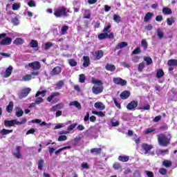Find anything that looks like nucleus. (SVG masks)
Returning <instances> with one entry per match:
<instances>
[{"instance_id":"774afa93","label":"nucleus","mask_w":177,"mask_h":177,"mask_svg":"<svg viewBox=\"0 0 177 177\" xmlns=\"http://www.w3.org/2000/svg\"><path fill=\"white\" fill-rule=\"evenodd\" d=\"M32 78L31 75H26L24 76L23 80L24 81H30Z\"/></svg>"},{"instance_id":"37998d69","label":"nucleus","mask_w":177,"mask_h":177,"mask_svg":"<svg viewBox=\"0 0 177 177\" xmlns=\"http://www.w3.org/2000/svg\"><path fill=\"white\" fill-rule=\"evenodd\" d=\"M144 60L147 63V66H150L153 63V59L150 57H144Z\"/></svg>"},{"instance_id":"13d9d810","label":"nucleus","mask_w":177,"mask_h":177,"mask_svg":"<svg viewBox=\"0 0 177 177\" xmlns=\"http://www.w3.org/2000/svg\"><path fill=\"white\" fill-rule=\"evenodd\" d=\"M36 100L35 101V104H41V103H43L44 102V98L42 97H36Z\"/></svg>"},{"instance_id":"f257e3e1","label":"nucleus","mask_w":177,"mask_h":177,"mask_svg":"<svg viewBox=\"0 0 177 177\" xmlns=\"http://www.w3.org/2000/svg\"><path fill=\"white\" fill-rule=\"evenodd\" d=\"M27 122V118H24L21 122L17 120H4V127L6 128H10L12 127H16V125H23Z\"/></svg>"},{"instance_id":"09e8293b","label":"nucleus","mask_w":177,"mask_h":177,"mask_svg":"<svg viewBox=\"0 0 177 177\" xmlns=\"http://www.w3.org/2000/svg\"><path fill=\"white\" fill-rule=\"evenodd\" d=\"M77 125H78V124H77V123H73V124L69 125L68 127V133H70V132H71V131H73V129H74L75 128V127H77Z\"/></svg>"},{"instance_id":"de8ad7c7","label":"nucleus","mask_w":177,"mask_h":177,"mask_svg":"<svg viewBox=\"0 0 177 177\" xmlns=\"http://www.w3.org/2000/svg\"><path fill=\"white\" fill-rule=\"evenodd\" d=\"M107 39V32L100 33L98 35V39L102 40Z\"/></svg>"},{"instance_id":"864d4df0","label":"nucleus","mask_w":177,"mask_h":177,"mask_svg":"<svg viewBox=\"0 0 177 177\" xmlns=\"http://www.w3.org/2000/svg\"><path fill=\"white\" fill-rule=\"evenodd\" d=\"M159 174H160V175H167L168 174V170L165 168H160Z\"/></svg>"},{"instance_id":"2eb2a0df","label":"nucleus","mask_w":177,"mask_h":177,"mask_svg":"<svg viewBox=\"0 0 177 177\" xmlns=\"http://www.w3.org/2000/svg\"><path fill=\"white\" fill-rule=\"evenodd\" d=\"M12 71H13V66H9L6 69L4 73L5 78H9L12 75Z\"/></svg>"},{"instance_id":"79ce46f5","label":"nucleus","mask_w":177,"mask_h":177,"mask_svg":"<svg viewBox=\"0 0 177 177\" xmlns=\"http://www.w3.org/2000/svg\"><path fill=\"white\" fill-rule=\"evenodd\" d=\"M68 64L69 66H71V67H75V66H77V62H75V59H70L68 60Z\"/></svg>"},{"instance_id":"4d7b16f0","label":"nucleus","mask_w":177,"mask_h":177,"mask_svg":"<svg viewBox=\"0 0 177 177\" xmlns=\"http://www.w3.org/2000/svg\"><path fill=\"white\" fill-rule=\"evenodd\" d=\"M140 47H137L134 50L132 51V55H139V53H141Z\"/></svg>"},{"instance_id":"6e6552de","label":"nucleus","mask_w":177,"mask_h":177,"mask_svg":"<svg viewBox=\"0 0 177 177\" xmlns=\"http://www.w3.org/2000/svg\"><path fill=\"white\" fill-rule=\"evenodd\" d=\"M30 92H31L30 88L28 87V88H24L19 94L20 99L27 97V96H28V94L30 93Z\"/></svg>"},{"instance_id":"1a4fd4ad","label":"nucleus","mask_w":177,"mask_h":177,"mask_svg":"<svg viewBox=\"0 0 177 177\" xmlns=\"http://www.w3.org/2000/svg\"><path fill=\"white\" fill-rule=\"evenodd\" d=\"M103 56H104V52H103V50H98L95 52L93 59L94 60H100V59H102V57H103Z\"/></svg>"},{"instance_id":"8fccbe9b","label":"nucleus","mask_w":177,"mask_h":177,"mask_svg":"<svg viewBox=\"0 0 177 177\" xmlns=\"http://www.w3.org/2000/svg\"><path fill=\"white\" fill-rule=\"evenodd\" d=\"M143 68H145V62H141L138 64V71H139V73H142V71H143Z\"/></svg>"},{"instance_id":"6ab92c4d","label":"nucleus","mask_w":177,"mask_h":177,"mask_svg":"<svg viewBox=\"0 0 177 177\" xmlns=\"http://www.w3.org/2000/svg\"><path fill=\"white\" fill-rule=\"evenodd\" d=\"M94 107L98 109V110H104L106 109V106H104L103 102H95L94 104Z\"/></svg>"},{"instance_id":"20e7f679","label":"nucleus","mask_w":177,"mask_h":177,"mask_svg":"<svg viewBox=\"0 0 177 177\" xmlns=\"http://www.w3.org/2000/svg\"><path fill=\"white\" fill-rule=\"evenodd\" d=\"M138 104H139V102H138V101L132 100L127 105V109L130 111H135Z\"/></svg>"},{"instance_id":"9d476101","label":"nucleus","mask_w":177,"mask_h":177,"mask_svg":"<svg viewBox=\"0 0 177 177\" xmlns=\"http://www.w3.org/2000/svg\"><path fill=\"white\" fill-rule=\"evenodd\" d=\"M28 66L33 70H39V68H41V63L38 61H35L34 62L29 63Z\"/></svg>"},{"instance_id":"473e14b6","label":"nucleus","mask_w":177,"mask_h":177,"mask_svg":"<svg viewBox=\"0 0 177 177\" xmlns=\"http://www.w3.org/2000/svg\"><path fill=\"white\" fill-rule=\"evenodd\" d=\"M30 48H38V41L37 40L32 39L29 44Z\"/></svg>"},{"instance_id":"6e6d98bb","label":"nucleus","mask_w":177,"mask_h":177,"mask_svg":"<svg viewBox=\"0 0 177 177\" xmlns=\"http://www.w3.org/2000/svg\"><path fill=\"white\" fill-rule=\"evenodd\" d=\"M113 168H114L115 170H118V169H121L122 167L121 166V164H120L119 162H115L113 165Z\"/></svg>"},{"instance_id":"0eeeda50","label":"nucleus","mask_w":177,"mask_h":177,"mask_svg":"<svg viewBox=\"0 0 177 177\" xmlns=\"http://www.w3.org/2000/svg\"><path fill=\"white\" fill-rule=\"evenodd\" d=\"M61 73H62V67H60V66H55L50 72V75L51 77H55V75H59Z\"/></svg>"},{"instance_id":"7c9ffc66","label":"nucleus","mask_w":177,"mask_h":177,"mask_svg":"<svg viewBox=\"0 0 177 177\" xmlns=\"http://www.w3.org/2000/svg\"><path fill=\"white\" fill-rule=\"evenodd\" d=\"M12 132H13L12 129H3L1 131L0 133L1 135H2L3 136L5 135H9V133H12Z\"/></svg>"},{"instance_id":"dca6fc26","label":"nucleus","mask_w":177,"mask_h":177,"mask_svg":"<svg viewBox=\"0 0 177 177\" xmlns=\"http://www.w3.org/2000/svg\"><path fill=\"white\" fill-rule=\"evenodd\" d=\"M91 154H95V156H100L102 154V148H93L90 150Z\"/></svg>"},{"instance_id":"c756f323","label":"nucleus","mask_w":177,"mask_h":177,"mask_svg":"<svg viewBox=\"0 0 177 177\" xmlns=\"http://www.w3.org/2000/svg\"><path fill=\"white\" fill-rule=\"evenodd\" d=\"M7 113H12L13 111V102L10 101L6 106Z\"/></svg>"},{"instance_id":"e433bc0d","label":"nucleus","mask_w":177,"mask_h":177,"mask_svg":"<svg viewBox=\"0 0 177 177\" xmlns=\"http://www.w3.org/2000/svg\"><path fill=\"white\" fill-rule=\"evenodd\" d=\"M141 46H142L144 50H147L149 44L147 43V41L142 39L141 41Z\"/></svg>"},{"instance_id":"5701e85b","label":"nucleus","mask_w":177,"mask_h":177,"mask_svg":"<svg viewBox=\"0 0 177 177\" xmlns=\"http://www.w3.org/2000/svg\"><path fill=\"white\" fill-rule=\"evenodd\" d=\"M162 77H164V71L161 68L158 69L156 72V78H158V80H161Z\"/></svg>"},{"instance_id":"58836bf2","label":"nucleus","mask_w":177,"mask_h":177,"mask_svg":"<svg viewBox=\"0 0 177 177\" xmlns=\"http://www.w3.org/2000/svg\"><path fill=\"white\" fill-rule=\"evenodd\" d=\"M162 13L165 15H171L172 13V10L169 8H163Z\"/></svg>"},{"instance_id":"bf43d9fd","label":"nucleus","mask_w":177,"mask_h":177,"mask_svg":"<svg viewBox=\"0 0 177 177\" xmlns=\"http://www.w3.org/2000/svg\"><path fill=\"white\" fill-rule=\"evenodd\" d=\"M20 8V3H15L12 4V10H19Z\"/></svg>"},{"instance_id":"423d86ee","label":"nucleus","mask_w":177,"mask_h":177,"mask_svg":"<svg viewBox=\"0 0 177 177\" xmlns=\"http://www.w3.org/2000/svg\"><path fill=\"white\" fill-rule=\"evenodd\" d=\"M153 145H149L147 143H142L141 145V148L142 150H144V154H147L150 152V150L153 149Z\"/></svg>"},{"instance_id":"49530a36","label":"nucleus","mask_w":177,"mask_h":177,"mask_svg":"<svg viewBox=\"0 0 177 177\" xmlns=\"http://www.w3.org/2000/svg\"><path fill=\"white\" fill-rule=\"evenodd\" d=\"M167 26H172V24L175 23V19L174 18V17H171L170 18H167Z\"/></svg>"},{"instance_id":"72a5a7b5","label":"nucleus","mask_w":177,"mask_h":177,"mask_svg":"<svg viewBox=\"0 0 177 177\" xmlns=\"http://www.w3.org/2000/svg\"><path fill=\"white\" fill-rule=\"evenodd\" d=\"M46 95V90L41 91H37L35 95V97H38V96L41 95L42 97H45Z\"/></svg>"},{"instance_id":"412c9836","label":"nucleus","mask_w":177,"mask_h":177,"mask_svg":"<svg viewBox=\"0 0 177 177\" xmlns=\"http://www.w3.org/2000/svg\"><path fill=\"white\" fill-rule=\"evenodd\" d=\"M83 60H84L83 66L89 67V64H91V60L89 59V57L84 56Z\"/></svg>"},{"instance_id":"c9c22d12","label":"nucleus","mask_w":177,"mask_h":177,"mask_svg":"<svg viewBox=\"0 0 177 177\" xmlns=\"http://www.w3.org/2000/svg\"><path fill=\"white\" fill-rule=\"evenodd\" d=\"M44 164H45V160H44V159H40L38 162V169L42 171V168H44Z\"/></svg>"},{"instance_id":"c85d7f7f","label":"nucleus","mask_w":177,"mask_h":177,"mask_svg":"<svg viewBox=\"0 0 177 177\" xmlns=\"http://www.w3.org/2000/svg\"><path fill=\"white\" fill-rule=\"evenodd\" d=\"M59 95H60V93L59 92L52 93V94L47 97V102H52V100L53 99V97H55V96H59Z\"/></svg>"},{"instance_id":"4be33fe9","label":"nucleus","mask_w":177,"mask_h":177,"mask_svg":"<svg viewBox=\"0 0 177 177\" xmlns=\"http://www.w3.org/2000/svg\"><path fill=\"white\" fill-rule=\"evenodd\" d=\"M69 106H75L76 109H78V110H81L82 109V106H81V104L78 102V101H72L69 103Z\"/></svg>"},{"instance_id":"ea45409f","label":"nucleus","mask_w":177,"mask_h":177,"mask_svg":"<svg viewBox=\"0 0 177 177\" xmlns=\"http://www.w3.org/2000/svg\"><path fill=\"white\" fill-rule=\"evenodd\" d=\"M156 32L158 38H160V39H162V38H164V32L161 30V29L158 28Z\"/></svg>"},{"instance_id":"aec40b11","label":"nucleus","mask_w":177,"mask_h":177,"mask_svg":"<svg viewBox=\"0 0 177 177\" xmlns=\"http://www.w3.org/2000/svg\"><path fill=\"white\" fill-rule=\"evenodd\" d=\"M167 66L169 67H174V66L177 67V59H169L167 62Z\"/></svg>"},{"instance_id":"c03bdc74","label":"nucleus","mask_w":177,"mask_h":177,"mask_svg":"<svg viewBox=\"0 0 177 177\" xmlns=\"http://www.w3.org/2000/svg\"><path fill=\"white\" fill-rule=\"evenodd\" d=\"M92 113L95 115H99V117H106V114L102 111L97 112L96 111H92Z\"/></svg>"},{"instance_id":"a19ab883","label":"nucleus","mask_w":177,"mask_h":177,"mask_svg":"<svg viewBox=\"0 0 177 177\" xmlns=\"http://www.w3.org/2000/svg\"><path fill=\"white\" fill-rule=\"evenodd\" d=\"M83 17H84V19H91V10H85Z\"/></svg>"},{"instance_id":"680f3d73","label":"nucleus","mask_w":177,"mask_h":177,"mask_svg":"<svg viewBox=\"0 0 177 177\" xmlns=\"http://www.w3.org/2000/svg\"><path fill=\"white\" fill-rule=\"evenodd\" d=\"M156 131V129L152 128H148L145 131V133L146 135H149V133H151L152 132H154Z\"/></svg>"},{"instance_id":"a211bd4d","label":"nucleus","mask_w":177,"mask_h":177,"mask_svg":"<svg viewBox=\"0 0 177 177\" xmlns=\"http://www.w3.org/2000/svg\"><path fill=\"white\" fill-rule=\"evenodd\" d=\"M105 68L107 71H111V73H113V71H115V66L111 64H106L105 66Z\"/></svg>"},{"instance_id":"cd10ccee","label":"nucleus","mask_w":177,"mask_h":177,"mask_svg":"<svg viewBox=\"0 0 177 177\" xmlns=\"http://www.w3.org/2000/svg\"><path fill=\"white\" fill-rule=\"evenodd\" d=\"M21 149V147L17 146L16 148V153H14L15 157L16 158H21V154L20 153V150Z\"/></svg>"},{"instance_id":"a18cd8bd","label":"nucleus","mask_w":177,"mask_h":177,"mask_svg":"<svg viewBox=\"0 0 177 177\" xmlns=\"http://www.w3.org/2000/svg\"><path fill=\"white\" fill-rule=\"evenodd\" d=\"M113 20L115 23H121V17L117 14L113 15Z\"/></svg>"},{"instance_id":"2f4dec72","label":"nucleus","mask_w":177,"mask_h":177,"mask_svg":"<svg viewBox=\"0 0 177 177\" xmlns=\"http://www.w3.org/2000/svg\"><path fill=\"white\" fill-rule=\"evenodd\" d=\"M118 160L119 161H122V162H128V161H129V156H119Z\"/></svg>"},{"instance_id":"5fc2aeb1","label":"nucleus","mask_w":177,"mask_h":177,"mask_svg":"<svg viewBox=\"0 0 177 177\" xmlns=\"http://www.w3.org/2000/svg\"><path fill=\"white\" fill-rule=\"evenodd\" d=\"M113 103L115 104V106L120 110L121 109V104H120V102H118L117 101V99H115V97H113Z\"/></svg>"},{"instance_id":"4c0bfd02","label":"nucleus","mask_w":177,"mask_h":177,"mask_svg":"<svg viewBox=\"0 0 177 177\" xmlns=\"http://www.w3.org/2000/svg\"><path fill=\"white\" fill-rule=\"evenodd\" d=\"M68 31V26H64L61 28V35H64Z\"/></svg>"},{"instance_id":"f704fd0d","label":"nucleus","mask_w":177,"mask_h":177,"mask_svg":"<svg viewBox=\"0 0 177 177\" xmlns=\"http://www.w3.org/2000/svg\"><path fill=\"white\" fill-rule=\"evenodd\" d=\"M64 86V82L63 80H59L55 86V89H62V86Z\"/></svg>"},{"instance_id":"393cba45","label":"nucleus","mask_w":177,"mask_h":177,"mask_svg":"<svg viewBox=\"0 0 177 177\" xmlns=\"http://www.w3.org/2000/svg\"><path fill=\"white\" fill-rule=\"evenodd\" d=\"M91 82L92 84H94V85H98V86H102V85H103V82H102V80H97L95 77L91 78Z\"/></svg>"},{"instance_id":"0e129e2a","label":"nucleus","mask_w":177,"mask_h":177,"mask_svg":"<svg viewBox=\"0 0 177 177\" xmlns=\"http://www.w3.org/2000/svg\"><path fill=\"white\" fill-rule=\"evenodd\" d=\"M11 21L14 26H19V19H17V17L12 18Z\"/></svg>"},{"instance_id":"4468645a","label":"nucleus","mask_w":177,"mask_h":177,"mask_svg":"<svg viewBox=\"0 0 177 177\" xmlns=\"http://www.w3.org/2000/svg\"><path fill=\"white\" fill-rule=\"evenodd\" d=\"M120 96L122 100H125V99H128L131 96V92L129 91H124L120 93Z\"/></svg>"},{"instance_id":"a878e982","label":"nucleus","mask_w":177,"mask_h":177,"mask_svg":"<svg viewBox=\"0 0 177 177\" xmlns=\"http://www.w3.org/2000/svg\"><path fill=\"white\" fill-rule=\"evenodd\" d=\"M153 15L154 14L153 12H147L144 17V21L147 23V21H149V20H150V19H151Z\"/></svg>"},{"instance_id":"39448f33","label":"nucleus","mask_w":177,"mask_h":177,"mask_svg":"<svg viewBox=\"0 0 177 177\" xmlns=\"http://www.w3.org/2000/svg\"><path fill=\"white\" fill-rule=\"evenodd\" d=\"M113 82L114 84H116V85H121L122 86H125L127 85V80H123L121 77H113Z\"/></svg>"},{"instance_id":"f03ea898","label":"nucleus","mask_w":177,"mask_h":177,"mask_svg":"<svg viewBox=\"0 0 177 177\" xmlns=\"http://www.w3.org/2000/svg\"><path fill=\"white\" fill-rule=\"evenodd\" d=\"M67 13H68V10L64 6H59L54 9V16L57 18L67 17Z\"/></svg>"},{"instance_id":"3c124183","label":"nucleus","mask_w":177,"mask_h":177,"mask_svg":"<svg viewBox=\"0 0 177 177\" xmlns=\"http://www.w3.org/2000/svg\"><path fill=\"white\" fill-rule=\"evenodd\" d=\"M85 80H86V77H85L84 74H81L79 75V82H81V84H84V82H85Z\"/></svg>"},{"instance_id":"bb28decb","label":"nucleus","mask_w":177,"mask_h":177,"mask_svg":"<svg viewBox=\"0 0 177 177\" xmlns=\"http://www.w3.org/2000/svg\"><path fill=\"white\" fill-rule=\"evenodd\" d=\"M23 44H24V40L20 37L16 38L13 41L14 45H23Z\"/></svg>"},{"instance_id":"338daca9","label":"nucleus","mask_w":177,"mask_h":177,"mask_svg":"<svg viewBox=\"0 0 177 177\" xmlns=\"http://www.w3.org/2000/svg\"><path fill=\"white\" fill-rule=\"evenodd\" d=\"M57 140H58V142H63L64 140H67V136H60L58 137Z\"/></svg>"},{"instance_id":"f3484780","label":"nucleus","mask_w":177,"mask_h":177,"mask_svg":"<svg viewBox=\"0 0 177 177\" xmlns=\"http://www.w3.org/2000/svg\"><path fill=\"white\" fill-rule=\"evenodd\" d=\"M125 46H128V43L125 41H122L117 44L114 50L115 52V50H118V49H122V48H125Z\"/></svg>"},{"instance_id":"603ef678","label":"nucleus","mask_w":177,"mask_h":177,"mask_svg":"<svg viewBox=\"0 0 177 177\" xmlns=\"http://www.w3.org/2000/svg\"><path fill=\"white\" fill-rule=\"evenodd\" d=\"M53 46V43L46 42L45 44V47H44L45 50H48V49H50V48H52Z\"/></svg>"},{"instance_id":"b1692460","label":"nucleus","mask_w":177,"mask_h":177,"mask_svg":"<svg viewBox=\"0 0 177 177\" xmlns=\"http://www.w3.org/2000/svg\"><path fill=\"white\" fill-rule=\"evenodd\" d=\"M162 165L163 167H165V168H170V167H172V162L169 160H165L162 161Z\"/></svg>"},{"instance_id":"69168bd1","label":"nucleus","mask_w":177,"mask_h":177,"mask_svg":"<svg viewBox=\"0 0 177 177\" xmlns=\"http://www.w3.org/2000/svg\"><path fill=\"white\" fill-rule=\"evenodd\" d=\"M160 131H167L168 130V125L167 124H164L159 127Z\"/></svg>"},{"instance_id":"7ed1b4c3","label":"nucleus","mask_w":177,"mask_h":177,"mask_svg":"<svg viewBox=\"0 0 177 177\" xmlns=\"http://www.w3.org/2000/svg\"><path fill=\"white\" fill-rule=\"evenodd\" d=\"M158 142L160 146L167 147L171 143V138L167 137V135L161 133L158 137Z\"/></svg>"},{"instance_id":"e2e57ef3","label":"nucleus","mask_w":177,"mask_h":177,"mask_svg":"<svg viewBox=\"0 0 177 177\" xmlns=\"http://www.w3.org/2000/svg\"><path fill=\"white\" fill-rule=\"evenodd\" d=\"M23 114H24V111H23L21 109H19L17 112H16V115L18 118L20 117H23Z\"/></svg>"},{"instance_id":"9b49d317","label":"nucleus","mask_w":177,"mask_h":177,"mask_svg":"<svg viewBox=\"0 0 177 177\" xmlns=\"http://www.w3.org/2000/svg\"><path fill=\"white\" fill-rule=\"evenodd\" d=\"M12 44V38L11 37H5L0 41V45L2 46H6L8 45H10Z\"/></svg>"},{"instance_id":"f8f14e48","label":"nucleus","mask_w":177,"mask_h":177,"mask_svg":"<svg viewBox=\"0 0 177 177\" xmlns=\"http://www.w3.org/2000/svg\"><path fill=\"white\" fill-rule=\"evenodd\" d=\"M103 86H93L92 88L93 93H94L95 95H99V93H102V92H103Z\"/></svg>"},{"instance_id":"ddd939ff","label":"nucleus","mask_w":177,"mask_h":177,"mask_svg":"<svg viewBox=\"0 0 177 177\" xmlns=\"http://www.w3.org/2000/svg\"><path fill=\"white\" fill-rule=\"evenodd\" d=\"M63 107H64V104H63L62 103H59L53 106L50 109V111H53V113H55V111H57V110H62Z\"/></svg>"},{"instance_id":"052dcab7","label":"nucleus","mask_w":177,"mask_h":177,"mask_svg":"<svg viewBox=\"0 0 177 177\" xmlns=\"http://www.w3.org/2000/svg\"><path fill=\"white\" fill-rule=\"evenodd\" d=\"M160 154H162V156H165V154H169V150L168 149H160Z\"/></svg>"}]
</instances>
